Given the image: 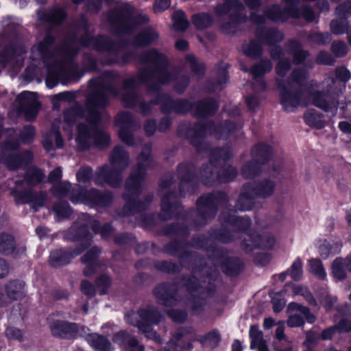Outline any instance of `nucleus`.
Returning a JSON list of instances; mask_svg holds the SVG:
<instances>
[{
	"mask_svg": "<svg viewBox=\"0 0 351 351\" xmlns=\"http://www.w3.org/2000/svg\"><path fill=\"white\" fill-rule=\"evenodd\" d=\"M251 189H247V184L243 186L241 194L234 205L235 211H245L251 210L254 205V199L256 196Z\"/></svg>",
	"mask_w": 351,
	"mask_h": 351,
	"instance_id": "nucleus-36",
	"label": "nucleus"
},
{
	"mask_svg": "<svg viewBox=\"0 0 351 351\" xmlns=\"http://www.w3.org/2000/svg\"><path fill=\"white\" fill-rule=\"evenodd\" d=\"M200 343L208 348H215L221 341V335L217 330H213L199 339Z\"/></svg>",
	"mask_w": 351,
	"mask_h": 351,
	"instance_id": "nucleus-49",
	"label": "nucleus"
},
{
	"mask_svg": "<svg viewBox=\"0 0 351 351\" xmlns=\"http://www.w3.org/2000/svg\"><path fill=\"white\" fill-rule=\"evenodd\" d=\"M38 15L40 21L55 25L60 24L66 16V13L60 8H52L48 11L38 12Z\"/></svg>",
	"mask_w": 351,
	"mask_h": 351,
	"instance_id": "nucleus-40",
	"label": "nucleus"
},
{
	"mask_svg": "<svg viewBox=\"0 0 351 351\" xmlns=\"http://www.w3.org/2000/svg\"><path fill=\"white\" fill-rule=\"evenodd\" d=\"M232 153L228 147H215L211 149L209 162L202 165L200 176L205 185L211 186L215 180H218L217 166L221 162L230 159Z\"/></svg>",
	"mask_w": 351,
	"mask_h": 351,
	"instance_id": "nucleus-15",
	"label": "nucleus"
},
{
	"mask_svg": "<svg viewBox=\"0 0 351 351\" xmlns=\"http://www.w3.org/2000/svg\"><path fill=\"white\" fill-rule=\"evenodd\" d=\"M30 152H26L23 155L14 154H10L7 158V162L10 169H17L19 168L26 160L29 157Z\"/></svg>",
	"mask_w": 351,
	"mask_h": 351,
	"instance_id": "nucleus-54",
	"label": "nucleus"
},
{
	"mask_svg": "<svg viewBox=\"0 0 351 351\" xmlns=\"http://www.w3.org/2000/svg\"><path fill=\"white\" fill-rule=\"evenodd\" d=\"M228 202V196L223 191H216L201 195L196 201L197 209H191L184 214L177 215L182 223L166 225L162 233L175 239L166 243L162 252L177 257L185 267L191 269V275H183L180 283L186 287L196 301L210 298L214 295L217 285L219 282V271L216 266H208L206 259L196 252L189 250L191 247L197 250L207 251L210 247V237L204 234H194L191 241L186 238L191 228L199 229L213 219L218 206Z\"/></svg>",
	"mask_w": 351,
	"mask_h": 351,
	"instance_id": "nucleus-1",
	"label": "nucleus"
},
{
	"mask_svg": "<svg viewBox=\"0 0 351 351\" xmlns=\"http://www.w3.org/2000/svg\"><path fill=\"white\" fill-rule=\"evenodd\" d=\"M336 12L338 15V19L331 21L330 23L331 32L337 35L347 33L348 42L351 45V35L348 33V19L351 15V1H347L339 4L336 9Z\"/></svg>",
	"mask_w": 351,
	"mask_h": 351,
	"instance_id": "nucleus-22",
	"label": "nucleus"
},
{
	"mask_svg": "<svg viewBox=\"0 0 351 351\" xmlns=\"http://www.w3.org/2000/svg\"><path fill=\"white\" fill-rule=\"evenodd\" d=\"M250 19L252 23L258 25L256 29V36L262 43L267 44L270 46L282 40V34L276 28H266L263 26L265 22L264 16L252 12Z\"/></svg>",
	"mask_w": 351,
	"mask_h": 351,
	"instance_id": "nucleus-20",
	"label": "nucleus"
},
{
	"mask_svg": "<svg viewBox=\"0 0 351 351\" xmlns=\"http://www.w3.org/2000/svg\"><path fill=\"white\" fill-rule=\"evenodd\" d=\"M317 295L320 304L324 307H332L337 303V298L329 294L325 289H321L317 292Z\"/></svg>",
	"mask_w": 351,
	"mask_h": 351,
	"instance_id": "nucleus-61",
	"label": "nucleus"
},
{
	"mask_svg": "<svg viewBox=\"0 0 351 351\" xmlns=\"http://www.w3.org/2000/svg\"><path fill=\"white\" fill-rule=\"evenodd\" d=\"M241 124H237L230 120H226L216 125L211 121H201L191 124H181L178 130L180 136L184 137L197 149H199L204 136L207 134H214L219 139H227L234 132H239Z\"/></svg>",
	"mask_w": 351,
	"mask_h": 351,
	"instance_id": "nucleus-9",
	"label": "nucleus"
},
{
	"mask_svg": "<svg viewBox=\"0 0 351 351\" xmlns=\"http://www.w3.org/2000/svg\"><path fill=\"white\" fill-rule=\"evenodd\" d=\"M92 217L88 214L83 213L78 219L65 232L64 238L70 241L81 242L78 245L88 243V247L91 244L92 235L89 231L91 227Z\"/></svg>",
	"mask_w": 351,
	"mask_h": 351,
	"instance_id": "nucleus-18",
	"label": "nucleus"
},
{
	"mask_svg": "<svg viewBox=\"0 0 351 351\" xmlns=\"http://www.w3.org/2000/svg\"><path fill=\"white\" fill-rule=\"evenodd\" d=\"M165 317V313L159 308H138L136 311H129L125 315L126 322L138 327L140 332L146 338L154 340L158 343H162V339L153 330L152 325L157 324Z\"/></svg>",
	"mask_w": 351,
	"mask_h": 351,
	"instance_id": "nucleus-12",
	"label": "nucleus"
},
{
	"mask_svg": "<svg viewBox=\"0 0 351 351\" xmlns=\"http://www.w3.org/2000/svg\"><path fill=\"white\" fill-rule=\"evenodd\" d=\"M111 278L106 274L99 276L96 278L95 282L96 291H97L101 295L107 294L111 285Z\"/></svg>",
	"mask_w": 351,
	"mask_h": 351,
	"instance_id": "nucleus-57",
	"label": "nucleus"
},
{
	"mask_svg": "<svg viewBox=\"0 0 351 351\" xmlns=\"http://www.w3.org/2000/svg\"><path fill=\"white\" fill-rule=\"evenodd\" d=\"M186 288V287H184ZM188 291V290H186ZM186 300L183 298L178 291V286L175 282H165L158 285L153 290V293L158 303L166 307L181 306L184 304L187 307H202L206 304V300H200L196 301L194 297L189 291Z\"/></svg>",
	"mask_w": 351,
	"mask_h": 351,
	"instance_id": "nucleus-13",
	"label": "nucleus"
},
{
	"mask_svg": "<svg viewBox=\"0 0 351 351\" xmlns=\"http://www.w3.org/2000/svg\"><path fill=\"white\" fill-rule=\"evenodd\" d=\"M331 269L335 278L339 280H344L347 277V272H351V258L350 256H347L345 258H336L332 264Z\"/></svg>",
	"mask_w": 351,
	"mask_h": 351,
	"instance_id": "nucleus-35",
	"label": "nucleus"
},
{
	"mask_svg": "<svg viewBox=\"0 0 351 351\" xmlns=\"http://www.w3.org/2000/svg\"><path fill=\"white\" fill-rule=\"evenodd\" d=\"M110 162L112 167L105 165L99 167L95 178L96 185L108 184L114 188L121 185V173L129 164L128 153L123 147L117 145L111 152Z\"/></svg>",
	"mask_w": 351,
	"mask_h": 351,
	"instance_id": "nucleus-11",
	"label": "nucleus"
},
{
	"mask_svg": "<svg viewBox=\"0 0 351 351\" xmlns=\"http://www.w3.org/2000/svg\"><path fill=\"white\" fill-rule=\"evenodd\" d=\"M116 123L119 128V136L128 145L134 144L132 130L136 126L132 114L129 112H122L118 114Z\"/></svg>",
	"mask_w": 351,
	"mask_h": 351,
	"instance_id": "nucleus-24",
	"label": "nucleus"
},
{
	"mask_svg": "<svg viewBox=\"0 0 351 351\" xmlns=\"http://www.w3.org/2000/svg\"><path fill=\"white\" fill-rule=\"evenodd\" d=\"M244 9V5L239 0H223V3L216 5L215 13L218 18L228 17V21L221 25L223 32L229 34L237 32L238 25L246 20Z\"/></svg>",
	"mask_w": 351,
	"mask_h": 351,
	"instance_id": "nucleus-14",
	"label": "nucleus"
},
{
	"mask_svg": "<svg viewBox=\"0 0 351 351\" xmlns=\"http://www.w3.org/2000/svg\"><path fill=\"white\" fill-rule=\"evenodd\" d=\"M192 21L197 29H204L210 27L214 20L210 14L201 12L193 14Z\"/></svg>",
	"mask_w": 351,
	"mask_h": 351,
	"instance_id": "nucleus-50",
	"label": "nucleus"
},
{
	"mask_svg": "<svg viewBox=\"0 0 351 351\" xmlns=\"http://www.w3.org/2000/svg\"><path fill=\"white\" fill-rule=\"evenodd\" d=\"M146 104H149V107L153 104H160L161 111L165 114L175 112L178 114H184L190 110H193V104L186 99H173L167 94L157 93L155 99H151ZM152 111V110L150 109Z\"/></svg>",
	"mask_w": 351,
	"mask_h": 351,
	"instance_id": "nucleus-17",
	"label": "nucleus"
},
{
	"mask_svg": "<svg viewBox=\"0 0 351 351\" xmlns=\"http://www.w3.org/2000/svg\"><path fill=\"white\" fill-rule=\"evenodd\" d=\"M272 154L271 147L264 143H258L252 149V159L261 165H265L270 160Z\"/></svg>",
	"mask_w": 351,
	"mask_h": 351,
	"instance_id": "nucleus-38",
	"label": "nucleus"
},
{
	"mask_svg": "<svg viewBox=\"0 0 351 351\" xmlns=\"http://www.w3.org/2000/svg\"><path fill=\"white\" fill-rule=\"evenodd\" d=\"M6 296L12 301L21 300L26 295L25 283L20 280H10L5 287Z\"/></svg>",
	"mask_w": 351,
	"mask_h": 351,
	"instance_id": "nucleus-33",
	"label": "nucleus"
},
{
	"mask_svg": "<svg viewBox=\"0 0 351 351\" xmlns=\"http://www.w3.org/2000/svg\"><path fill=\"white\" fill-rule=\"evenodd\" d=\"M35 136V128L32 125H25L20 132V139L23 143L29 144Z\"/></svg>",
	"mask_w": 351,
	"mask_h": 351,
	"instance_id": "nucleus-64",
	"label": "nucleus"
},
{
	"mask_svg": "<svg viewBox=\"0 0 351 351\" xmlns=\"http://www.w3.org/2000/svg\"><path fill=\"white\" fill-rule=\"evenodd\" d=\"M308 73L302 68L293 69L287 80H276L280 103L285 110L299 106L304 92L308 86Z\"/></svg>",
	"mask_w": 351,
	"mask_h": 351,
	"instance_id": "nucleus-10",
	"label": "nucleus"
},
{
	"mask_svg": "<svg viewBox=\"0 0 351 351\" xmlns=\"http://www.w3.org/2000/svg\"><path fill=\"white\" fill-rule=\"evenodd\" d=\"M272 68V63L269 60H261L255 64L251 69L253 75V88L255 91H263L265 89L266 84L262 77Z\"/></svg>",
	"mask_w": 351,
	"mask_h": 351,
	"instance_id": "nucleus-27",
	"label": "nucleus"
},
{
	"mask_svg": "<svg viewBox=\"0 0 351 351\" xmlns=\"http://www.w3.org/2000/svg\"><path fill=\"white\" fill-rule=\"evenodd\" d=\"M125 63L135 60L141 66L138 75L124 80L122 84V104L124 107L135 109L143 115L151 113L149 104H146L142 95L138 91L140 84H145L149 90L160 93V84L175 82V90L182 94L190 82L186 75H180L177 69L169 71L167 58L156 49H152L137 54L134 51H128L123 56Z\"/></svg>",
	"mask_w": 351,
	"mask_h": 351,
	"instance_id": "nucleus-2",
	"label": "nucleus"
},
{
	"mask_svg": "<svg viewBox=\"0 0 351 351\" xmlns=\"http://www.w3.org/2000/svg\"><path fill=\"white\" fill-rule=\"evenodd\" d=\"M19 110L24 112L28 121L34 120L38 112L40 103L34 93L24 91L18 95Z\"/></svg>",
	"mask_w": 351,
	"mask_h": 351,
	"instance_id": "nucleus-25",
	"label": "nucleus"
},
{
	"mask_svg": "<svg viewBox=\"0 0 351 351\" xmlns=\"http://www.w3.org/2000/svg\"><path fill=\"white\" fill-rule=\"evenodd\" d=\"M53 210L58 217L65 219L70 217L73 212L69 203L62 199L53 203Z\"/></svg>",
	"mask_w": 351,
	"mask_h": 351,
	"instance_id": "nucleus-53",
	"label": "nucleus"
},
{
	"mask_svg": "<svg viewBox=\"0 0 351 351\" xmlns=\"http://www.w3.org/2000/svg\"><path fill=\"white\" fill-rule=\"evenodd\" d=\"M243 50L244 53L253 59L259 58L263 53V48L261 44L255 40H252L248 44H243Z\"/></svg>",
	"mask_w": 351,
	"mask_h": 351,
	"instance_id": "nucleus-51",
	"label": "nucleus"
},
{
	"mask_svg": "<svg viewBox=\"0 0 351 351\" xmlns=\"http://www.w3.org/2000/svg\"><path fill=\"white\" fill-rule=\"evenodd\" d=\"M261 171V165L252 159L243 165L241 173L246 179H253L258 176Z\"/></svg>",
	"mask_w": 351,
	"mask_h": 351,
	"instance_id": "nucleus-46",
	"label": "nucleus"
},
{
	"mask_svg": "<svg viewBox=\"0 0 351 351\" xmlns=\"http://www.w3.org/2000/svg\"><path fill=\"white\" fill-rule=\"evenodd\" d=\"M237 176V169L229 165L222 169L220 171H218V181L221 183L230 182L233 181Z\"/></svg>",
	"mask_w": 351,
	"mask_h": 351,
	"instance_id": "nucleus-59",
	"label": "nucleus"
},
{
	"mask_svg": "<svg viewBox=\"0 0 351 351\" xmlns=\"http://www.w3.org/2000/svg\"><path fill=\"white\" fill-rule=\"evenodd\" d=\"M113 195L110 191H101L96 189L89 190L80 186L73 189L70 200L75 204L83 202L92 206L107 207L110 205Z\"/></svg>",
	"mask_w": 351,
	"mask_h": 351,
	"instance_id": "nucleus-16",
	"label": "nucleus"
},
{
	"mask_svg": "<svg viewBox=\"0 0 351 351\" xmlns=\"http://www.w3.org/2000/svg\"><path fill=\"white\" fill-rule=\"evenodd\" d=\"M287 52L293 56L295 64H300L304 62L309 56L307 51L302 49V45L297 40H290L287 46Z\"/></svg>",
	"mask_w": 351,
	"mask_h": 351,
	"instance_id": "nucleus-42",
	"label": "nucleus"
},
{
	"mask_svg": "<svg viewBox=\"0 0 351 351\" xmlns=\"http://www.w3.org/2000/svg\"><path fill=\"white\" fill-rule=\"evenodd\" d=\"M10 195L14 197L16 205L31 203V208L34 212L38 211L44 206L47 197V194L44 191H36L32 189L22 190L17 187L10 189Z\"/></svg>",
	"mask_w": 351,
	"mask_h": 351,
	"instance_id": "nucleus-19",
	"label": "nucleus"
},
{
	"mask_svg": "<svg viewBox=\"0 0 351 351\" xmlns=\"http://www.w3.org/2000/svg\"><path fill=\"white\" fill-rule=\"evenodd\" d=\"M351 330V322L346 319L339 322L337 324L324 329L322 332V339L323 340H330L334 334L347 332Z\"/></svg>",
	"mask_w": 351,
	"mask_h": 351,
	"instance_id": "nucleus-43",
	"label": "nucleus"
},
{
	"mask_svg": "<svg viewBox=\"0 0 351 351\" xmlns=\"http://www.w3.org/2000/svg\"><path fill=\"white\" fill-rule=\"evenodd\" d=\"M304 118L308 125L317 129H322L324 126V115L315 109H308L304 114Z\"/></svg>",
	"mask_w": 351,
	"mask_h": 351,
	"instance_id": "nucleus-47",
	"label": "nucleus"
},
{
	"mask_svg": "<svg viewBox=\"0 0 351 351\" xmlns=\"http://www.w3.org/2000/svg\"><path fill=\"white\" fill-rule=\"evenodd\" d=\"M350 78L349 71L344 67L336 69L335 77H328L324 81V90L312 92L310 99L317 108L326 113L335 116L338 105H340L339 97L345 88V83ZM340 108L343 110L346 104H341Z\"/></svg>",
	"mask_w": 351,
	"mask_h": 351,
	"instance_id": "nucleus-8",
	"label": "nucleus"
},
{
	"mask_svg": "<svg viewBox=\"0 0 351 351\" xmlns=\"http://www.w3.org/2000/svg\"><path fill=\"white\" fill-rule=\"evenodd\" d=\"M221 226L218 228H212L209 230V235L213 239L223 243H229L234 239V233L226 226V222H221Z\"/></svg>",
	"mask_w": 351,
	"mask_h": 351,
	"instance_id": "nucleus-41",
	"label": "nucleus"
},
{
	"mask_svg": "<svg viewBox=\"0 0 351 351\" xmlns=\"http://www.w3.org/2000/svg\"><path fill=\"white\" fill-rule=\"evenodd\" d=\"M177 177L180 180L178 190H176V182L173 176L167 173L163 175L159 184L161 193L169 190L162 195L161 199V213L153 214L149 218H159L162 221L172 219L175 215L183 212L179 197L187 193H195L197 186V168L191 162H183L177 167Z\"/></svg>",
	"mask_w": 351,
	"mask_h": 351,
	"instance_id": "nucleus-5",
	"label": "nucleus"
},
{
	"mask_svg": "<svg viewBox=\"0 0 351 351\" xmlns=\"http://www.w3.org/2000/svg\"><path fill=\"white\" fill-rule=\"evenodd\" d=\"M182 266L184 267L181 263L179 265L171 261H157L154 264L157 270L168 274L179 273L181 271Z\"/></svg>",
	"mask_w": 351,
	"mask_h": 351,
	"instance_id": "nucleus-48",
	"label": "nucleus"
},
{
	"mask_svg": "<svg viewBox=\"0 0 351 351\" xmlns=\"http://www.w3.org/2000/svg\"><path fill=\"white\" fill-rule=\"evenodd\" d=\"M90 92L86 97L84 107L75 105L64 111V121L69 126L84 117L88 125H77L76 141L80 149L86 150L92 145L104 147L110 144V136L99 130L101 121V110L108 106L110 96L119 97L122 101V86L118 88L112 71H105L101 76L89 80Z\"/></svg>",
	"mask_w": 351,
	"mask_h": 351,
	"instance_id": "nucleus-3",
	"label": "nucleus"
},
{
	"mask_svg": "<svg viewBox=\"0 0 351 351\" xmlns=\"http://www.w3.org/2000/svg\"><path fill=\"white\" fill-rule=\"evenodd\" d=\"M53 142L57 149H61L64 146L61 133L55 125L51 126L50 131L45 134L42 141L43 146L47 152L54 150Z\"/></svg>",
	"mask_w": 351,
	"mask_h": 351,
	"instance_id": "nucleus-34",
	"label": "nucleus"
},
{
	"mask_svg": "<svg viewBox=\"0 0 351 351\" xmlns=\"http://www.w3.org/2000/svg\"><path fill=\"white\" fill-rule=\"evenodd\" d=\"M158 34L152 28L147 27L137 34L132 42L134 46L147 47L157 40Z\"/></svg>",
	"mask_w": 351,
	"mask_h": 351,
	"instance_id": "nucleus-39",
	"label": "nucleus"
},
{
	"mask_svg": "<svg viewBox=\"0 0 351 351\" xmlns=\"http://www.w3.org/2000/svg\"><path fill=\"white\" fill-rule=\"evenodd\" d=\"M308 271L320 280L325 279L326 273L320 260L312 258L309 261Z\"/></svg>",
	"mask_w": 351,
	"mask_h": 351,
	"instance_id": "nucleus-58",
	"label": "nucleus"
},
{
	"mask_svg": "<svg viewBox=\"0 0 351 351\" xmlns=\"http://www.w3.org/2000/svg\"><path fill=\"white\" fill-rule=\"evenodd\" d=\"M228 64L222 63L218 69L216 79H211L206 83V88L209 92H215L223 88L227 82Z\"/></svg>",
	"mask_w": 351,
	"mask_h": 351,
	"instance_id": "nucleus-37",
	"label": "nucleus"
},
{
	"mask_svg": "<svg viewBox=\"0 0 351 351\" xmlns=\"http://www.w3.org/2000/svg\"><path fill=\"white\" fill-rule=\"evenodd\" d=\"M219 220L234 227L239 232H245L251 226V219L247 216L238 217L230 210H223L219 217Z\"/></svg>",
	"mask_w": 351,
	"mask_h": 351,
	"instance_id": "nucleus-28",
	"label": "nucleus"
},
{
	"mask_svg": "<svg viewBox=\"0 0 351 351\" xmlns=\"http://www.w3.org/2000/svg\"><path fill=\"white\" fill-rule=\"evenodd\" d=\"M101 249L97 246L92 247L80 259L82 263H98L97 260L101 254Z\"/></svg>",
	"mask_w": 351,
	"mask_h": 351,
	"instance_id": "nucleus-63",
	"label": "nucleus"
},
{
	"mask_svg": "<svg viewBox=\"0 0 351 351\" xmlns=\"http://www.w3.org/2000/svg\"><path fill=\"white\" fill-rule=\"evenodd\" d=\"M45 177L43 171L39 169H29L25 176V180L29 186H36L40 183Z\"/></svg>",
	"mask_w": 351,
	"mask_h": 351,
	"instance_id": "nucleus-55",
	"label": "nucleus"
},
{
	"mask_svg": "<svg viewBox=\"0 0 351 351\" xmlns=\"http://www.w3.org/2000/svg\"><path fill=\"white\" fill-rule=\"evenodd\" d=\"M55 43L56 37L47 34L36 47L46 67V85L49 88L55 87L59 82L65 84L71 80L77 81L82 77L77 67L73 65L68 68L66 66V64H73V59L78 53L79 48L70 42L60 47H57Z\"/></svg>",
	"mask_w": 351,
	"mask_h": 351,
	"instance_id": "nucleus-4",
	"label": "nucleus"
},
{
	"mask_svg": "<svg viewBox=\"0 0 351 351\" xmlns=\"http://www.w3.org/2000/svg\"><path fill=\"white\" fill-rule=\"evenodd\" d=\"M219 108V104L213 98L206 97L193 104V114L199 118L214 114Z\"/></svg>",
	"mask_w": 351,
	"mask_h": 351,
	"instance_id": "nucleus-29",
	"label": "nucleus"
},
{
	"mask_svg": "<svg viewBox=\"0 0 351 351\" xmlns=\"http://www.w3.org/2000/svg\"><path fill=\"white\" fill-rule=\"evenodd\" d=\"M275 243L274 237L267 232L262 234L253 232L245 234L241 245L246 252H250L255 248L271 249Z\"/></svg>",
	"mask_w": 351,
	"mask_h": 351,
	"instance_id": "nucleus-21",
	"label": "nucleus"
},
{
	"mask_svg": "<svg viewBox=\"0 0 351 351\" xmlns=\"http://www.w3.org/2000/svg\"><path fill=\"white\" fill-rule=\"evenodd\" d=\"M16 250L14 237L10 234H0V254L10 255Z\"/></svg>",
	"mask_w": 351,
	"mask_h": 351,
	"instance_id": "nucleus-45",
	"label": "nucleus"
},
{
	"mask_svg": "<svg viewBox=\"0 0 351 351\" xmlns=\"http://www.w3.org/2000/svg\"><path fill=\"white\" fill-rule=\"evenodd\" d=\"M88 247V243L77 245L74 248L58 249L50 253L49 262L51 267H59L70 263L71 261Z\"/></svg>",
	"mask_w": 351,
	"mask_h": 351,
	"instance_id": "nucleus-23",
	"label": "nucleus"
},
{
	"mask_svg": "<svg viewBox=\"0 0 351 351\" xmlns=\"http://www.w3.org/2000/svg\"><path fill=\"white\" fill-rule=\"evenodd\" d=\"M53 336L62 339H71L76 337L79 326L75 323L57 320L50 325Z\"/></svg>",
	"mask_w": 351,
	"mask_h": 351,
	"instance_id": "nucleus-26",
	"label": "nucleus"
},
{
	"mask_svg": "<svg viewBox=\"0 0 351 351\" xmlns=\"http://www.w3.org/2000/svg\"><path fill=\"white\" fill-rule=\"evenodd\" d=\"M86 341L91 347L98 351H111L112 346L110 341L103 335L97 333L90 334Z\"/></svg>",
	"mask_w": 351,
	"mask_h": 351,
	"instance_id": "nucleus-44",
	"label": "nucleus"
},
{
	"mask_svg": "<svg viewBox=\"0 0 351 351\" xmlns=\"http://www.w3.org/2000/svg\"><path fill=\"white\" fill-rule=\"evenodd\" d=\"M247 189H251L256 197L267 198L273 195L275 183L269 178H264L254 182H247Z\"/></svg>",
	"mask_w": 351,
	"mask_h": 351,
	"instance_id": "nucleus-30",
	"label": "nucleus"
},
{
	"mask_svg": "<svg viewBox=\"0 0 351 351\" xmlns=\"http://www.w3.org/2000/svg\"><path fill=\"white\" fill-rule=\"evenodd\" d=\"M293 310L294 308H292ZM295 313L289 312V315L287 321V326L293 327H300L304 324L306 319L309 324H313L316 320L315 315L311 313L309 308H295Z\"/></svg>",
	"mask_w": 351,
	"mask_h": 351,
	"instance_id": "nucleus-31",
	"label": "nucleus"
},
{
	"mask_svg": "<svg viewBox=\"0 0 351 351\" xmlns=\"http://www.w3.org/2000/svg\"><path fill=\"white\" fill-rule=\"evenodd\" d=\"M220 267L222 271L230 277L238 276L244 268V263L242 260L238 257H226L222 263Z\"/></svg>",
	"mask_w": 351,
	"mask_h": 351,
	"instance_id": "nucleus-32",
	"label": "nucleus"
},
{
	"mask_svg": "<svg viewBox=\"0 0 351 351\" xmlns=\"http://www.w3.org/2000/svg\"><path fill=\"white\" fill-rule=\"evenodd\" d=\"M152 145L145 144L143 151L137 158V165L125 181V192L122 196L125 204L123 207V214L125 216L134 215L145 210L153 200V195H147L144 200L138 199L142 193V182L144 180L148 168L154 166L150 158Z\"/></svg>",
	"mask_w": 351,
	"mask_h": 351,
	"instance_id": "nucleus-7",
	"label": "nucleus"
},
{
	"mask_svg": "<svg viewBox=\"0 0 351 351\" xmlns=\"http://www.w3.org/2000/svg\"><path fill=\"white\" fill-rule=\"evenodd\" d=\"M206 252L210 258H212L213 261L220 262V263L227 257L228 253L225 248L214 245H210Z\"/></svg>",
	"mask_w": 351,
	"mask_h": 351,
	"instance_id": "nucleus-60",
	"label": "nucleus"
},
{
	"mask_svg": "<svg viewBox=\"0 0 351 351\" xmlns=\"http://www.w3.org/2000/svg\"><path fill=\"white\" fill-rule=\"evenodd\" d=\"M108 21L112 33L119 40L115 42L107 36H101L95 40V47L99 51L118 55L121 49L132 44L131 40L122 36L134 33L139 26L148 23L149 18L145 14H136L135 8L125 3L112 10L108 14Z\"/></svg>",
	"mask_w": 351,
	"mask_h": 351,
	"instance_id": "nucleus-6",
	"label": "nucleus"
},
{
	"mask_svg": "<svg viewBox=\"0 0 351 351\" xmlns=\"http://www.w3.org/2000/svg\"><path fill=\"white\" fill-rule=\"evenodd\" d=\"M173 27L178 31H185L189 25L185 13L182 10H177L172 15Z\"/></svg>",
	"mask_w": 351,
	"mask_h": 351,
	"instance_id": "nucleus-52",
	"label": "nucleus"
},
{
	"mask_svg": "<svg viewBox=\"0 0 351 351\" xmlns=\"http://www.w3.org/2000/svg\"><path fill=\"white\" fill-rule=\"evenodd\" d=\"M293 293L295 295L302 296L310 305L316 306L317 302L311 293L306 287L301 285H297L293 287Z\"/></svg>",
	"mask_w": 351,
	"mask_h": 351,
	"instance_id": "nucleus-62",
	"label": "nucleus"
},
{
	"mask_svg": "<svg viewBox=\"0 0 351 351\" xmlns=\"http://www.w3.org/2000/svg\"><path fill=\"white\" fill-rule=\"evenodd\" d=\"M91 228L95 233H100L103 238H108L113 231V228L109 223L101 225V223L92 218Z\"/></svg>",
	"mask_w": 351,
	"mask_h": 351,
	"instance_id": "nucleus-56",
	"label": "nucleus"
}]
</instances>
